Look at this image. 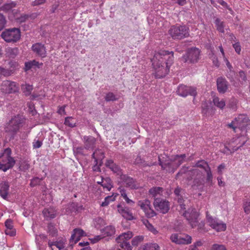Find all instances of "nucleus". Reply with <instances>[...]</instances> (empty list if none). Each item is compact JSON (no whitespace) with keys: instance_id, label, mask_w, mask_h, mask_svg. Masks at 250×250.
Segmentation results:
<instances>
[{"instance_id":"1","label":"nucleus","mask_w":250,"mask_h":250,"mask_svg":"<svg viewBox=\"0 0 250 250\" xmlns=\"http://www.w3.org/2000/svg\"><path fill=\"white\" fill-rule=\"evenodd\" d=\"M174 61L173 52L162 50L156 53L151 59L156 78H162L168 74Z\"/></svg>"},{"instance_id":"2","label":"nucleus","mask_w":250,"mask_h":250,"mask_svg":"<svg viewBox=\"0 0 250 250\" xmlns=\"http://www.w3.org/2000/svg\"><path fill=\"white\" fill-rule=\"evenodd\" d=\"M25 119L22 116L17 115L12 118L5 125L4 130L9 136V140L15 139L20 128L23 126Z\"/></svg>"},{"instance_id":"3","label":"nucleus","mask_w":250,"mask_h":250,"mask_svg":"<svg viewBox=\"0 0 250 250\" xmlns=\"http://www.w3.org/2000/svg\"><path fill=\"white\" fill-rule=\"evenodd\" d=\"M11 149L8 147L0 153V169L3 171L11 168L15 164V161L11 157Z\"/></svg>"},{"instance_id":"4","label":"nucleus","mask_w":250,"mask_h":250,"mask_svg":"<svg viewBox=\"0 0 250 250\" xmlns=\"http://www.w3.org/2000/svg\"><path fill=\"white\" fill-rule=\"evenodd\" d=\"M0 36L7 42H16L21 39V30L16 27L6 29Z\"/></svg>"},{"instance_id":"5","label":"nucleus","mask_w":250,"mask_h":250,"mask_svg":"<svg viewBox=\"0 0 250 250\" xmlns=\"http://www.w3.org/2000/svg\"><path fill=\"white\" fill-rule=\"evenodd\" d=\"M169 33L173 39L181 40L189 36V28L185 25L172 26Z\"/></svg>"},{"instance_id":"6","label":"nucleus","mask_w":250,"mask_h":250,"mask_svg":"<svg viewBox=\"0 0 250 250\" xmlns=\"http://www.w3.org/2000/svg\"><path fill=\"white\" fill-rule=\"evenodd\" d=\"M200 55V50L196 47H191L187 49L185 54L182 58L184 62L194 63L197 62Z\"/></svg>"},{"instance_id":"7","label":"nucleus","mask_w":250,"mask_h":250,"mask_svg":"<svg viewBox=\"0 0 250 250\" xmlns=\"http://www.w3.org/2000/svg\"><path fill=\"white\" fill-rule=\"evenodd\" d=\"M153 205L155 209L160 211V212L165 214L168 212L170 208L169 202L160 198L154 199Z\"/></svg>"},{"instance_id":"8","label":"nucleus","mask_w":250,"mask_h":250,"mask_svg":"<svg viewBox=\"0 0 250 250\" xmlns=\"http://www.w3.org/2000/svg\"><path fill=\"white\" fill-rule=\"evenodd\" d=\"M196 166L201 168L204 172L206 173V183H208L209 186H212L213 176L208 163L204 160L199 161L196 164Z\"/></svg>"},{"instance_id":"9","label":"nucleus","mask_w":250,"mask_h":250,"mask_svg":"<svg viewBox=\"0 0 250 250\" xmlns=\"http://www.w3.org/2000/svg\"><path fill=\"white\" fill-rule=\"evenodd\" d=\"M177 93L179 95L182 97H186L188 95L195 97L197 94L196 88L183 84L179 86L177 90Z\"/></svg>"},{"instance_id":"10","label":"nucleus","mask_w":250,"mask_h":250,"mask_svg":"<svg viewBox=\"0 0 250 250\" xmlns=\"http://www.w3.org/2000/svg\"><path fill=\"white\" fill-rule=\"evenodd\" d=\"M1 89L6 93H15L19 91V86L14 82L5 81L2 83Z\"/></svg>"},{"instance_id":"11","label":"nucleus","mask_w":250,"mask_h":250,"mask_svg":"<svg viewBox=\"0 0 250 250\" xmlns=\"http://www.w3.org/2000/svg\"><path fill=\"white\" fill-rule=\"evenodd\" d=\"M183 215L186 217L192 228L197 226L199 214L195 209H192L189 213L185 211Z\"/></svg>"},{"instance_id":"12","label":"nucleus","mask_w":250,"mask_h":250,"mask_svg":"<svg viewBox=\"0 0 250 250\" xmlns=\"http://www.w3.org/2000/svg\"><path fill=\"white\" fill-rule=\"evenodd\" d=\"M208 222L209 225L213 229L217 231H224L226 229V224L220 222L216 218H213L211 216L208 217Z\"/></svg>"},{"instance_id":"13","label":"nucleus","mask_w":250,"mask_h":250,"mask_svg":"<svg viewBox=\"0 0 250 250\" xmlns=\"http://www.w3.org/2000/svg\"><path fill=\"white\" fill-rule=\"evenodd\" d=\"M170 240L172 242L177 244H189L191 243L192 238L188 235L183 237L177 233H174L171 235Z\"/></svg>"},{"instance_id":"14","label":"nucleus","mask_w":250,"mask_h":250,"mask_svg":"<svg viewBox=\"0 0 250 250\" xmlns=\"http://www.w3.org/2000/svg\"><path fill=\"white\" fill-rule=\"evenodd\" d=\"M159 164L161 166L163 169L166 170L169 173H174L177 169L174 162L172 161V158L168 160L162 161L161 159L159 157Z\"/></svg>"},{"instance_id":"15","label":"nucleus","mask_w":250,"mask_h":250,"mask_svg":"<svg viewBox=\"0 0 250 250\" xmlns=\"http://www.w3.org/2000/svg\"><path fill=\"white\" fill-rule=\"evenodd\" d=\"M236 121V125L238 126V128L242 131L246 129V133L247 131V127L250 124V120L247 115L244 114L239 115L237 118H235Z\"/></svg>"},{"instance_id":"16","label":"nucleus","mask_w":250,"mask_h":250,"mask_svg":"<svg viewBox=\"0 0 250 250\" xmlns=\"http://www.w3.org/2000/svg\"><path fill=\"white\" fill-rule=\"evenodd\" d=\"M86 233L80 228H76L73 229L70 239V245L76 244L81 237L86 236Z\"/></svg>"},{"instance_id":"17","label":"nucleus","mask_w":250,"mask_h":250,"mask_svg":"<svg viewBox=\"0 0 250 250\" xmlns=\"http://www.w3.org/2000/svg\"><path fill=\"white\" fill-rule=\"evenodd\" d=\"M32 51L38 56L44 58L46 57V49L44 45L41 43H36L32 46Z\"/></svg>"},{"instance_id":"18","label":"nucleus","mask_w":250,"mask_h":250,"mask_svg":"<svg viewBox=\"0 0 250 250\" xmlns=\"http://www.w3.org/2000/svg\"><path fill=\"white\" fill-rule=\"evenodd\" d=\"M120 179L122 182L125 184L126 187L130 188L131 189H135L136 188V180L133 178L125 174H122L120 176Z\"/></svg>"},{"instance_id":"19","label":"nucleus","mask_w":250,"mask_h":250,"mask_svg":"<svg viewBox=\"0 0 250 250\" xmlns=\"http://www.w3.org/2000/svg\"><path fill=\"white\" fill-rule=\"evenodd\" d=\"M84 147L86 149H93L95 147L96 139L91 136L83 137Z\"/></svg>"},{"instance_id":"20","label":"nucleus","mask_w":250,"mask_h":250,"mask_svg":"<svg viewBox=\"0 0 250 250\" xmlns=\"http://www.w3.org/2000/svg\"><path fill=\"white\" fill-rule=\"evenodd\" d=\"M217 87L220 93H225L228 88V83L225 78L219 77L217 79Z\"/></svg>"},{"instance_id":"21","label":"nucleus","mask_w":250,"mask_h":250,"mask_svg":"<svg viewBox=\"0 0 250 250\" xmlns=\"http://www.w3.org/2000/svg\"><path fill=\"white\" fill-rule=\"evenodd\" d=\"M249 139L250 138L246 133H245V135H241L240 136L233 138L231 140L232 143H235L236 145H238V143H237V141L239 140H241L242 141V143L238 147H233L232 148L233 151L232 152H230V153L238 150L240 147L243 146L246 144V143L248 141V140H249Z\"/></svg>"},{"instance_id":"22","label":"nucleus","mask_w":250,"mask_h":250,"mask_svg":"<svg viewBox=\"0 0 250 250\" xmlns=\"http://www.w3.org/2000/svg\"><path fill=\"white\" fill-rule=\"evenodd\" d=\"M105 165L107 167L110 168L114 173H116L117 175L120 176L123 174L122 170L119 166L114 163L112 160H107Z\"/></svg>"},{"instance_id":"23","label":"nucleus","mask_w":250,"mask_h":250,"mask_svg":"<svg viewBox=\"0 0 250 250\" xmlns=\"http://www.w3.org/2000/svg\"><path fill=\"white\" fill-rule=\"evenodd\" d=\"M9 185L8 182H1L0 183V195L4 199H6L8 194Z\"/></svg>"},{"instance_id":"24","label":"nucleus","mask_w":250,"mask_h":250,"mask_svg":"<svg viewBox=\"0 0 250 250\" xmlns=\"http://www.w3.org/2000/svg\"><path fill=\"white\" fill-rule=\"evenodd\" d=\"M133 164L141 166L142 167H151L154 165L151 162L148 163L146 162L144 159H142L140 155H138L134 161Z\"/></svg>"},{"instance_id":"25","label":"nucleus","mask_w":250,"mask_h":250,"mask_svg":"<svg viewBox=\"0 0 250 250\" xmlns=\"http://www.w3.org/2000/svg\"><path fill=\"white\" fill-rule=\"evenodd\" d=\"M204 185V178H196L194 179L193 182L192 188L194 189H201L203 188Z\"/></svg>"},{"instance_id":"26","label":"nucleus","mask_w":250,"mask_h":250,"mask_svg":"<svg viewBox=\"0 0 250 250\" xmlns=\"http://www.w3.org/2000/svg\"><path fill=\"white\" fill-rule=\"evenodd\" d=\"M138 250H160V247L156 243L149 244L140 247Z\"/></svg>"},{"instance_id":"27","label":"nucleus","mask_w":250,"mask_h":250,"mask_svg":"<svg viewBox=\"0 0 250 250\" xmlns=\"http://www.w3.org/2000/svg\"><path fill=\"white\" fill-rule=\"evenodd\" d=\"M39 62L35 60H33L30 62H26L25 63L24 70L25 71H27L31 69L32 68H33L34 67L39 68Z\"/></svg>"},{"instance_id":"28","label":"nucleus","mask_w":250,"mask_h":250,"mask_svg":"<svg viewBox=\"0 0 250 250\" xmlns=\"http://www.w3.org/2000/svg\"><path fill=\"white\" fill-rule=\"evenodd\" d=\"M214 23L216 25V29L218 31L223 33L225 32V25L223 21H221L219 18H216L215 20Z\"/></svg>"},{"instance_id":"29","label":"nucleus","mask_w":250,"mask_h":250,"mask_svg":"<svg viewBox=\"0 0 250 250\" xmlns=\"http://www.w3.org/2000/svg\"><path fill=\"white\" fill-rule=\"evenodd\" d=\"M47 232L51 237H56L58 235L57 229L52 224H49L47 226Z\"/></svg>"},{"instance_id":"30","label":"nucleus","mask_w":250,"mask_h":250,"mask_svg":"<svg viewBox=\"0 0 250 250\" xmlns=\"http://www.w3.org/2000/svg\"><path fill=\"white\" fill-rule=\"evenodd\" d=\"M164 191L162 187H153L149 190V193L153 197H155L157 194H160Z\"/></svg>"},{"instance_id":"31","label":"nucleus","mask_w":250,"mask_h":250,"mask_svg":"<svg viewBox=\"0 0 250 250\" xmlns=\"http://www.w3.org/2000/svg\"><path fill=\"white\" fill-rule=\"evenodd\" d=\"M103 232L104 234L107 236H111L115 232V229L114 227L112 226H108L104 228Z\"/></svg>"},{"instance_id":"32","label":"nucleus","mask_w":250,"mask_h":250,"mask_svg":"<svg viewBox=\"0 0 250 250\" xmlns=\"http://www.w3.org/2000/svg\"><path fill=\"white\" fill-rule=\"evenodd\" d=\"M21 89L25 96H29L31 93L33 87L31 85L26 84L25 85H22Z\"/></svg>"},{"instance_id":"33","label":"nucleus","mask_w":250,"mask_h":250,"mask_svg":"<svg viewBox=\"0 0 250 250\" xmlns=\"http://www.w3.org/2000/svg\"><path fill=\"white\" fill-rule=\"evenodd\" d=\"M104 181L103 184L102 185V186L104 188H106L107 189L108 191H109L111 188L113 187L112 185V182L111 179L109 177H106L104 179Z\"/></svg>"},{"instance_id":"34","label":"nucleus","mask_w":250,"mask_h":250,"mask_svg":"<svg viewBox=\"0 0 250 250\" xmlns=\"http://www.w3.org/2000/svg\"><path fill=\"white\" fill-rule=\"evenodd\" d=\"M64 124L70 127H73L76 126V123L74 119L72 117H67L65 118Z\"/></svg>"},{"instance_id":"35","label":"nucleus","mask_w":250,"mask_h":250,"mask_svg":"<svg viewBox=\"0 0 250 250\" xmlns=\"http://www.w3.org/2000/svg\"><path fill=\"white\" fill-rule=\"evenodd\" d=\"M14 69H8L0 67V75H3L5 77H8L13 74Z\"/></svg>"},{"instance_id":"36","label":"nucleus","mask_w":250,"mask_h":250,"mask_svg":"<svg viewBox=\"0 0 250 250\" xmlns=\"http://www.w3.org/2000/svg\"><path fill=\"white\" fill-rule=\"evenodd\" d=\"M213 102L215 105L220 108H223L225 105V102L223 100L220 101L218 97L214 98Z\"/></svg>"},{"instance_id":"37","label":"nucleus","mask_w":250,"mask_h":250,"mask_svg":"<svg viewBox=\"0 0 250 250\" xmlns=\"http://www.w3.org/2000/svg\"><path fill=\"white\" fill-rule=\"evenodd\" d=\"M120 189V193L122 195V196L124 198V199L125 200V201L127 203L131 205L134 203L133 201H132L131 200L129 199L128 197L127 196V194L125 192V190L124 188H121Z\"/></svg>"},{"instance_id":"38","label":"nucleus","mask_w":250,"mask_h":250,"mask_svg":"<svg viewBox=\"0 0 250 250\" xmlns=\"http://www.w3.org/2000/svg\"><path fill=\"white\" fill-rule=\"evenodd\" d=\"M122 216L127 220H132L135 219L132 213L129 211L128 208H126V210L125 212H123Z\"/></svg>"},{"instance_id":"39","label":"nucleus","mask_w":250,"mask_h":250,"mask_svg":"<svg viewBox=\"0 0 250 250\" xmlns=\"http://www.w3.org/2000/svg\"><path fill=\"white\" fill-rule=\"evenodd\" d=\"M144 239L143 236H137L135 237L131 241L132 245L134 246H137Z\"/></svg>"},{"instance_id":"40","label":"nucleus","mask_w":250,"mask_h":250,"mask_svg":"<svg viewBox=\"0 0 250 250\" xmlns=\"http://www.w3.org/2000/svg\"><path fill=\"white\" fill-rule=\"evenodd\" d=\"M228 79L230 81V82L235 83V71L232 70H229L226 75Z\"/></svg>"},{"instance_id":"41","label":"nucleus","mask_w":250,"mask_h":250,"mask_svg":"<svg viewBox=\"0 0 250 250\" xmlns=\"http://www.w3.org/2000/svg\"><path fill=\"white\" fill-rule=\"evenodd\" d=\"M239 76L241 79V81H240V83L242 85L246 84L247 79L245 72L243 70L240 71L239 72Z\"/></svg>"},{"instance_id":"42","label":"nucleus","mask_w":250,"mask_h":250,"mask_svg":"<svg viewBox=\"0 0 250 250\" xmlns=\"http://www.w3.org/2000/svg\"><path fill=\"white\" fill-rule=\"evenodd\" d=\"M42 212L45 217L49 219L54 218L56 216L55 214L53 213L52 211H49L48 209H44Z\"/></svg>"},{"instance_id":"43","label":"nucleus","mask_w":250,"mask_h":250,"mask_svg":"<svg viewBox=\"0 0 250 250\" xmlns=\"http://www.w3.org/2000/svg\"><path fill=\"white\" fill-rule=\"evenodd\" d=\"M115 200V197L111 196H108L104 198V201L102 203L101 206L105 207L107 206L110 201H113Z\"/></svg>"},{"instance_id":"44","label":"nucleus","mask_w":250,"mask_h":250,"mask_svg":"<svg viewBox=\"0 0 250 250\" xmlns=\"http://www.w3.org/2000/svg\"><path fill=\"white\" fill-rule=\"evenodd\" d=\"M42 178H39L38 177H35L31 180L30 185L32 187H35L37 185H40V182L42 181Z\"/></svg>"},{"instance_id":"45","label":"nucleus","mask_w":250,"mask_h":250,"mask_svg":"<svg viewBox=\"0 0 250 250\" xmlns=\"http://www.w3.org/2000/svg\"><path fill=\"white\" fill-rule=\"evenodd\" d=\"M6 23L5 17L2 14L0 13V31L4 28Z\"/></svg>"},{"instance_id":"46","label":"nucleus","mask_w":250,"mask_h":250,"mask_svg":"<svg viewBox=\"0 0 250 250\" xmlns=\"http://www.w3.org/2000/svg\"><path fill=\"white\" fill-rule=\"evenodd\" d=\"M96 159H95V160H97V162H98L99 160L104 159V152L101 149H100L99 148L96 149Z\"/></svg>"},{"instance_id":"47","label":"nucleus","mask_w":250,"mask_h":250,"mask_svg":"<svg viewBox=\"0 0 250 250\" xmlns=\"http://www.w3.org/2000/svg\"><path fill=\"white\" fill-rule=\"evenodd\" d=\"M117 99L115 95L112 92H108L105 97V100L106 102L114 101L117 100Z\"/></svg>"},{"instance_id":"48","label":"nucleus","mask_w":250,"mask_h":250,"mask_svg":"<svg viewBox=\"0 0 250 250\" xmlns=\"http://www.w3.org/2000/svg\"><path fill=\"white\" fill-rule=\"evenodd\" d=\"M188 171V167H183L182 168L179 170V171L177 173L175 176V179H177L180 177H181L183 174H185Z\"/></svg>"},{"instance_id":"49","label":"nucleus","mask_w":250,"mask_h":250,"mask_svg":"<svg viewBox=\"0 0 250 250\" xmlns=\"http://www.w3.org/2000/svg\"><path fill=\"white\" fill-rule=\"evenodd\" d=\"M172 161L174 162L176 168H177L184 162V160H182L179 158H176V156H175L174 158H172Z\"/></svg>"},{"instance_id":"50","label":"nucleus","mask_w":250,"mask_h":250,"mask_svg":"<svg viewBox=\"0 0 250 250\" xmlns=\"http://www.w3.org/2000/svg\"><path fill=\"white\" fill-rule=\"evenodd\" d=\"M211 250H227L225 246L223 245L214 244L212 246Z\"/></svg>"},{"instance_id":"51","label":"nucleus","mask_w":250,"mask_h":250,"mask_svg":"<svg viewBox=\"0 0 250 250\" xmlns=\"http://www.w3.org/2000/svg\"><path fill=\"white\" fill-rule=\"evenodd\" d=\"M244 211L246 213L249 214L250 213V201L247 200L244 203L243 205Z\"/></svg>"},{"instance_id":"52","label":"nucleus","mask_w":250,"mask_h":250,"mask_svg":"<svg viewBox=\"0 0 250 250\" xmlns=\"http://www.w3.org/2000/svg\"><path fill=\"white\" fill-rule=\"evenodd\" d=\"M184 189L180 187H177L174 190V193L178 197L182 196V194L184 193Z\"/></svg>"},{"instance_id":"53","label":"nucleus","mask_w":250,"mask_h":250,"mask_svg":"<svg viewBox=\"0 0 250 250\" xmlns=\"http://www.w3.org/2000/svg\"><path fill=\"white\" fill-rule=\"evenodd\" d=\"M202 113L204 115H207L209 109V106L207 103H204L202 105Z\"/></svg>"},{"instance_id":"54","label":"nucleus","mask_w":250,"mask_h":250,"mask_svg":"<svg viewBox=\"0 0 250 250\" xmlns=\"http://www.w3.org/2000/svg\"><path fill=\"white\" fill-rule=\"evenodd\" d=\"M5 226L6 228V229H13L12 220L11 219H7L5 222Z\"/></svg>"},{"instance_id":"55","label":"nucleus","mask_w":250,"mask_h":250,"mask_svg":"<svg viewBox=\"0 0 250 250\" xmlns=\"http://www.w3.org/2000/svg\"><path fill=\"white\" fill-rule=\"evenodd\" d=\"M233 47L235 49V51L238 54H240L241 50V45L239 42H237L234 44H233Z\"/></svg>"},{"instance_id":"56","label":"nucleus","mask_w":250,"mask_h":250,"mask_svg":"<svg viewBox=\"0 0 250 250\" xmlns=\"http://www.w3.org/2000/svg\"><path fill=\"white\" fill-rule=\"evenodd\" d=\"M146 228L148 229V230L152 232L154 234H156L158 232L156 229L150 223L149 224H148V225L146 226Z\"/></svg>"},{"instance_id":"57","label":"nucleus","mask_w":250,"mask_h":250,"mask_svg":"<svg viewBox=\"0 0 250 250\" xmlns=\"http://www.w3.org/2000/svg\"><path fill=\"white\" fill-rule=\"evenodd\" d=\"M5 234L10 236H13L16 235V230L14 229H6L5 230Z\"/></svg>"},{"instance_id":"58","label":"nucleus","mask_w":250,"mask_h":250,"mask_svg":"<svg viewBox=\"0 0 250 250\" xmlns=\"http://www.w3.org/2000/svg\"><path fill=\"white\" fill-rule=\"evenodd\" d=\"M144 203L146 205V206L147 207V208L151 211V216L153 217V216L156 215V214L150 208V201L148 200H146L145 202H144Z\"/></svg>"},{"instance_id":"59","label":"nucleus","mask_w":250,"mask_h":250,"mask_svg":"<svg viewBox=\"0 0 250 250\" xmlns=\"http://www.w3.org/2000/svg\"><path fill=\"white\" fill-rule=\"evenodd\" d=\"M228 126L229 127L232 128L235 132H236L235 129L237 128H238V126L236 125V121L235 119L231 123L228 124Z\"/></svg>"},{"instance_id":"60","label":"nucleus","mask_w":250,"mask_h":250,"mask_svg":"<svg viewBox=\"0 0 250 250\" xmlns=\"http://www.w3.org/2000/svg\"><path fill=\"white\" fill-rule=\"evenodd\" d=\"M29 18V16L27 15H24L21 16L20 18L18 19V21L19 22H25Z\"/></svg>"},{"instance_id":"61","label":"nucleus","mask_w":250,"mask_h":250,"mask_svg":"<svg viewBox=\"0 0 250 250\" xmlns=\"http://www.w3.org/2000/svg\"><path fill=\"white\" fill-rule=\"evenodd\" d=\"M33 144L34 148H39L42 146V142L39 140L35 141Z\"/></svg>"},{"instance_id":"62","label":"nucleus","mask_w":250,"mask_h":250,"mask_svg":"<svg viewBox=\"0 0 250 250\" xmlns=\"http://www.w3.org/2000/svg\"><path fill=\"white\" fill-rule=\"evenodd\" d=\"M218 2L223 6L227 8L229 11H232L231 9L228 5L227 3L223 0H218Z\"/></svg>"},{"instance_id":"63","label":"nucleus","mask_w":250,"mask_h":250,"mask_svg":"<svg viewBox=\"0 0 250 250\" xmlns=\"http://www.w3.org/2000/svg\"><path fill=\"white\" fill-rule=\"evenodd\" d=\"M98 162H97V160H95V165H94V166L92 167L93 170L94 171L100 172L101 171L100 167L98 166Z\"/></svg>"},{"instance_id":"64","label":"nucleus","mask_w":250,"mask_h":250,"mask_svg":"<svg viewBox=\"0 0 250 250\" xmlns=\"http://www.w3.org/2000/svg\"><path fill=\"white\" fill-rule=\"evenodd\" d=\"M54 246L58 248L59 250L64 247L63 243L59 241L54 242Z\"/></svg>"}]
</instances>
